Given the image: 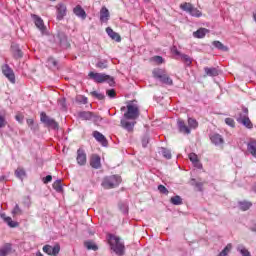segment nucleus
<instances>
[{"mask_svg": "<svg viewBox=\"0 0 256 256\" xmlns=\"http://www.w3.org/2000/svg\"><path fill=\"white\" fill-rule=\"evenodd\" d=\"M204 71H205V74L208 75V77H217L219 75V70L215 67H212V68L205 67Z\"/></svg>", "mask_w": 256, "mask_h": 256, "instance_id": "bb28decb", "label": "nucleus"}, {"mask_svg": "<svg viewBox=\"0 0 256 256\" xmlns=\"http://www.w3.org/2000/svg\"><path fill=\"white\" fill-rule=\"evenodd\" d=\"M58 39L60 41L61 47H64V49H67V47H70L71 44H69V40L67 39V35H65V33L60 32L58 34Z\"/></svg>", "mask_w": 256, "mask_h": 256, "instance_id": "5701e85b", "label": "nucleus"}, {"mask_svg": "<svg viewBox=\"0 0 256 256\" xmlns=\"http://www.w3.org/2000/svg\"><path fill=\"white\" fill-rule=\"evenodd\" d=\"M190 185L192 187H196V189H198V191H200V193H201V192H203V185H205V182H197V179L191 178Z\"/></svg>", "mask_w": 256, "mask_h": 256, "instance_id": "c756f323", "label": "nucleus"}, {"mask_svg": "<svg viewBox=\"0 0 256 256\" xmlns=\"http://www.w3.org/2000/svg\"><path fill=\"white\" fill-rule=\"evenodd\" d=\"M93 137H94V139H96V141H98V143H101V145L103 147H107L109 142L107 141V138H105V136L101 132L94 131Z\"/></svg>", "mask_w": 256, "mask_h": 256, "instance_id": "2eb2a0df", "label": "nucleus"}, {"mask_svg": "<svg viewBox=\"0 0 256 256\" xmlns=\"http://www.w3.org/2000/svg\"><path fill=\"white\" fill-rule=\"evenodd\" d=\"M254 21L256 22V11L253 14Z\"/></svg>", "mask_w": 256, "mask_h": 256, "instance_id": "774afa93", "label": "nucleus"}, {"mask_svg": "<svg viewBox=\"0 0 256 256\" xmlns=\"http://www.w3.org/2000/svg\"><path fill=\"white\" fill-rule=\"evenodd\" d=\"M250 230L256 233V224L253 227H251Z\"/></svg>", "mask_w": 256, "mask_h": 256, "instance_id": "69168bd1", "label": "nucleus"}, {"mask_svg": "<svg viewBox=\"0 0 256 256\" xmlns=\"http://www.w3.org/2000/svg\"><path fill=\"white\" fill-rule=\"evenodd\" d=\"M109 17H111L109 13V9L103 6L100 10V21L101 23H107L109 21Z\"/></svg>", "mask_w": 256, "mask_h": 256, "instance_id": "6ab92c4d", "label": "nucleus"}, {"mask_svg": "<svg viewBox=\"0 0 256 256\" xmlns=\"http://www.w3.org/2000/svg\"><path fill=\"white\" fill-rule=\"evenodd\" d=\"M26 123H27L28 127H32V126L35 124V120H33V119H27V120H26Z\"/></svg>", "mask_w": 256, "mask_h": 256, "instance_id": "680f3d73", "label": "nucleus"}, {"mask_svg": "<svg viewBox=\"0 0 256 256\" xmlns=\"http://www.w3.org/2000/svg\"><path fill=\"white\" fill-rule=\"evenodd\" d=\"M236 249L242 256H251V252H249V250H247L243 244L238 245Z\"/></svg>", "mask_w": 256, "mask_h": 256, "instance_id": "c9c22d12", "label": "nucleus"}, {"mask_svg": "<svg viewBox=\"0 0 256 256\" xmlns=\"http://www.w3.org/2000/svg\"><path fill=\"white\" fill-rule=\"evenodd\" d=\"M47 63L51 67H57V65H59V62H57V60H55L53 57L48 58Z\"/></svg>", "mask_w": 256, "mask_h": 256, "instance_id": "603ef678", "label": "nucleus"}, {"mask_svg": "<svg viewBox=\"0 0 256 256\" xmlns=\"http://www.w3.org/2000/svg\"><path fill=\"white\" fill-rule=\"evenodd\" d=\"M106 95L110 99H115V97H117V92L115 91V89H108V90H106Z\"/></svg>", "mask_w": 256, "mask_h": 256, "instance_id": "de8ad7c7", "label": "nucleus"}, {"mask_svg": "<svg viewBox=\"0 0 256 256\" xmlns=\"http://www.w3.org/2000/svg\"><path fill=\"white\" fill-rule=\"evenodd\" d=\"M192 164H193L194 167H196V169H203V164L199 160H196Z\"/></svg>", "mask_w": 256, "mask_h": 256, "instance_id": "13d9d810", "label": "nucleus"}, {"mask_svg": "<svg viewBox=\"0 0 256 256\" xmlns=\"http://www.w3.org/2000/svg\"><path fill=\"white\" fill-rule=\"evenodd\" d=\"M90 167H92V169H101V156L92 154L90 157Z\"/></svg>", "mask_w": 256, "mask_h": 256, "instance_id": "4468645a", "label": "nucleus"}, {"mask_svg": "<svg viewBox=\"0 0 256 256\" xmlns=\"http://www.w3.org/2000/svg\"><path fill=\"white\" fill-rule=\"evenodd\" d=\"M247 151L256 159V140L255 139H250L247 142Z\"/></svg>", "mask_w": 256, "mask_h": 256, "instance_id": "f3484780", "label": "nucleus"}, {"mask_svg": "<svg viewBox=\"0 0 256 256\" xmlns=\"http://www.w3.org/2000/svg\"><path fill=\"white\" fill-rule=\"evenodd\" d=\"M170 203H172V205H183V198H181L179 195H176L170 199Z\"/></svg>", "mask_w": 256, "mask_h": 256, "instance_id": "ea45409f", "label": "nucleus"}, {"mask_svg": "<svg viewBox=\"0 0 256 256\" xmlns=\"http://www.w3.org/2000/svg\"><path fill=\"white\" fill-rule=\"evenodd\" d=\"M15 119H16V121H18V123H23L24 117H23V115H21V114H17V115L15 116Z\"/></svg>", "mask_w": 256, "mask_h": 256, "instance_id": "052dcab7", "label": "nucleus"}, {"mask_svg": "<svg viewBox=\"0 0 256 256\" xmlns=\"http://www.w3.org/2000/svg\"><path fill=\"white\" fill-rule=\"evenodd\" d=\"M247 118H249V108L243 106L242 111L239 112L238 117L236 118V121L239 122Z\"/></svg>", "mask_w": 256, "mask_h": 256, "instance_id": "a878e982", "label": "nucleus"}, {"mask_svg": "<svg viewBox=\"0 0 256 256\" xmlns=\"http://www.w3.org/2000/svg\"><path fill=\"white\" fill-rule=\"evenodd\" d=\"M52 187L56 190V193H63V184L61 183V180H56Z\"/></svg>", "mask_w": 256, "mask_h": 256, "instance_id": "58836bf2", "label": "nucleus"}, {"mask_svg": "<svg viewBox=\"0 0 256 256\" xmlns=\"http://www.w3.org/2000/svg\"><path fill=\"white\" fill-rule=\"evenodd\" d=\"M56 9V19L57 21H63L67 16V5L65 3L60 2L55 6Z\"/></svg>", "mask_w": 256, "mask_h": 256, "instance_id": "6e6552de", "label": "nucleus"}, {"mask_svg": "<svg viewBox=\"0 0 256 256\" xmlns=\"http://www.w3.org/2000/svg\"><path fill=\"white\" fill-rule=\"evenodd\" d=\"M161 155L164 157V159H171L172 157L171 150L164 147L161 148Z\"/></svg>", "mask_w": 256, "mask_h": 256, "instance_id": "37998d69", "label": "nucleus"}, {"mask_svg": "<svg viewBox=\"0 0 256 256\" xmlns=\"http://www.w3.org/2000/svg\"><path fill=\"white\" fill-rule=\"evenodd\" d=\"M0 217L1 219H3L4 223H7L8 227H11V228L19 227V222L13 221L11 217L5 216V214H1Z\"/></svg>", "mask_w": 256, "mask_h": 256, "instance_id": "4be33fe9", "label": "nucleus"}, {"mask_svg": "<svg viewBox=\"0 0 256 256\" xmlns=\"http://www.w3.org/2000/svg\"><path fill=\"white\" fill-rule=\"evenodd\" d=\"M11 251H13V244L6 243L0 248V256L10 255Z\"/></svg>", "mask_w": 256, "mask_h": 256, "instance_id": "412c9836", "label": "nucleus"}, {"mask_svg": "<svg viewBox=\"0 0 256 256\" xmlns=\"http://www.w3.org/2000/svg\"><path fill=\"white\" fill-rule=\"evenodd\" d=\"M2 73L6 76L8 81H10V83H15V72H13V69L11 66H9V64H4L2 66Z\"/></svg>", "mask_w": 256, "mask_h": 256, "instance_id": "9d476101", "label": "nucleus"}, {"mask_svg": "<svg viewBox=\"0 0 256 256\" xmlns=\"http://www.w3.org/2000/svg\"><path fill=\"white\" fill-rule=\"evenodd\" d=\"M165 70L164 69H161V68H157V69H154L152 71V74H153V77L154 79H158L160 80V78L165 74Z\"/></svg>", "mask_w": 256, "mask_h": 256, "instance_id": "4c0bfd02", "label": "nucleus"}, {"mask_svg": "<svg viewBox=\"0 0 256 256\" xmlns=\"http://www.w3.org/2000/svg\"><path fill=\"white\" fill-rule=\"evenodd\" d=\"M40 121L45 125V127H48V129H53V131H59V123L55 121V119L49 117L47 113L41 112Z\"/></svg>", "mask_w": 256, "mask_h": 256, "instance_id": "423d86ee", "label": "nucleus"}, {"mask_svg": "<svg viewBox=\"0 0 256 256\" xmlns=\"http://www.w3.org/2000/svg\"><path fill=\"white\" fill-rule=\"evenodd\" d=\"M180 59L185 63L186 67H191V65L193 64V58L189 57V55L187 54H182L180 56Z\"/></svg>", "mask_w": 256, "mask_h": 256, "instance_id": "f704fd0d", "label": "nucleus"}, {"mask_svg": "<svg viewBox=\"0 0 256 256\" xmlns=\"http://www.w3.org/2000/svg\"><path fill=\"white\" fill-rule=\"evenodd\" d=\"M88 77L94 81V83H108L110 87H115V78H113L111 75L99 72H89Z\"/></svg>", "mask_w": 256, "mask_h": 256, "instance_id": "f03ea898", "label": "nucleus"}, {"mask_svg": "<svg viewBox=\"0 0 256 256\" xmlns=\"http://www.w3.org/2000/svg\"><path fill=\"white\" fill-rule=\"evenodd\" d=\"M108 245L110 249L116 253L118 256L125 255V243L121 242V237L115 236V234H107Z\"/></svg>", "mask_w": 256, "mask_h": 256, "instance_id": "f257e3e1", "label": "nucleus"}, {"mask_svg": "<svg viewBox=\"0 0 256 256\" xmlns=\"http://www.w3.org/2000/svg\"><path fill=\"white\" fill-rule=\"evenodd\" d=\"M158 81H160V83H163V85H173V79H171V77L167 75V72H165V74Z\"/></svg>", "mask_w": 256, "mask_h": 256, "instance_id": "7c9ffc66", "label": "nucleus"}, {"mask_svg": "<svg viewBox=\"0 0 256 256\" xmlns=\"http://www.w3.org/2000/svg\"><path fill=\"white\" fill-rule=\"evenodd\" d=\"M96 67H97V69H107V67H109L108 61L107 60H99L96 63Z\"/></svg>", "mask_w": 256, "mask_h": 256, "instance_id": "c03bdc74", "label": "nucleus"}, {"mask_svg": "<svg viewBox=\"0 0 256 256\" xmlns=\"http://www.w3.org/2000/svg\"><path fill=\"white\" fill-rule=\"evenodd\" d=\"M158 191L162 193V195H169V190L164 185H158Z\"/></svg>", "mask_w": 256, "mask_h": 256, "instance_id": "8fccbe9b", "label": "nucleus"}, {"mask_svg": "<svg viewBox=\"0 0 256 256\" xmlns=\"http://www.w3.org/2000/svg\"><path fill=\"white\" fill-rule=\"evenodd\" d=\"M207 33H209V29L199 28L197 31L193 32V37H195V39H203Z\"/></svg>", "mask_w": 256, "mask_h": 256, "instance_id": "b1692460", "label": "nucleus"}, {"mask_svg": "<svg viewBox=\"0 0 256 256\" xmlns=\"http://www.w3.org/2000/svg\"><path fill=\"white\" fill-rule=\"evenodd\" d=\"M76 102L80 103L81 105H87L88 99H87V97H85L83 95H79L76 97Z\"/></svg>", "mask_w": 256, "mask_h": 256, "instance_id": "49530a36", "label": "nucleus"}, {"mask_svg": "<svg viewBox=\"0 0 256 256\" xmlns=\"http://www.w3.org/2000/svg\"><path fill=\"white\" fill-rule=\"evenodd\" d=\"M178 129L180 133H184V135L191 134V129H197L199 127V122L195 118H188V126L185 124L184 120L178 119L177 121Z\"/></svg>", "mask_w": 256, "mask_h": 256, "instance_id": "7ed1b4c3", "label": "nucleus"}, {"mask_svg": "<svg viewBox=\"0 0 256 256\" xmlns=\"http://www.w3.org/2000/svg\"><path fill=\"white\" fill-rule=\"evenodd\" d=\"M126 111L124 114L125 119H139V116L141 115V112L139 111V106L133 102H128L127 106H122L120 111Z\"/></svg>", "mask_w": 256, "mask_h": 256, "instance_id": "20e7f679", "label": "nucleus"}, {"mask_svg": "<svg viewBox=\"0 0 256 256\" xmlns=\"http://www.w3.org/2000/svg\"><path fill=\"white\" fill-rule=\"evenodd\" d=\"M152 61H154V63H157L158 65H161L162 63H164V59L161 56H154L152 57Z\"/></svg>", "mask_w": 256, "mask_h": 256, "instance_id": "864d4df0", "label": "nucleus"}, {"mask_svg": "<svg viewBox=\"0 0 256 256\" xmlns=\"http://www.w3.org/2000/svg\"><path fill=\"white\" fill-rule=\"evenodd\" d=\"M120 123H121V126L123 127V129H126V131H128V133H131L135 127L136 122H129L127 120H121Z\"/></svg>", "mask_w": 256, "mask_h": 256, "instance_id": "393cba45", "label": "nucleus"}, {"mask_svg": "<svg viewBox=\"0 0 256 256\" xmlns=\"http://www.w3.org/2000/svg\"><path fill=\"white\" fill-rule=\"evenodd\" d=\"M147 145H149V140L148 139H142V147H147Z\"/></svg>", "mask_w": 256, "mask_h": 256, "instance_id": "0e129e2a", "label": "nucleus"}, {"mask_svg": "<svg viewBox=\"0 0 256 256\" xmlns=\"http://www.w3.org/2000/svg\"><path fill=\"white\" fill-rule=\"evenodd\" d=\"M78 115L80 119H84L85 121H91V119L93 118V113L87 111L79 112Z\"/></svg>", "mask_w": 256, "mask_h": 256, "instance_id": "e433bc0d", "label": "nucleus"}, {"mask_svg": "<svg viewBox=\"0 0 256 256\" xmlns=\"http://www.w3.org/2000/svg\"><path fill=\"white\" fill-rule=\"evenodd\" d=\"M23 211L19 207V204H16L14 209L12 210V215L15 217V215H21Z\"/></svg>", "mask_w": 256, "mask_h": 256, "instance_id": "3c124183", "label": "nucleus"}, {"mask_svg": "<svg viewBox=\"0 0 256 256\" xmlns=\"http://www.w3.org/2000/svg\"><path fill=\"white\" fill-rule=\"evenodd\" d=\"M53 181V176L47 175L46 177L43 178V183L47 185V183H51Z\"/></svg>", "mask_w": 256, "mask_h": 256, "instance_id": "bf43d9fd", "label": "nucleus"}, {"mask_svg": "<svg viewBox=\"0 0 256 256\" xmlns=\"http://www.w3.org/2000/svg\"><path fill=\"white\" fill-rule=\"evenodd\" d=\"M61 106H62V107H65V99H62V100H61Z\"/></svg>", "mask_w": 256, "mask_h": 256, "instance_id": "338daca9", "label": "nucleus"}, {"mask_svg": "<svg viewBox=\"0 0 256 256\" xmlns=\"http://www.w3.org/2000/svg\"><path fill=\"white\" fill-rule=\"evenodd\" d=\"M231 249H233V245L227 244L226 247L219 253L220 256L229 255V253L231 252Z\"/></svg>", "mask_w": 256, "mask_h": 256, "instance_id": "a18cd8bd", "label": "nucleus"}, {"mask_svg": "<svg viewBox=\"0 0 256 256\" xmlns=\"http://www.w3.org/2000/svg\"><path fill=\"white\" fill-rule=\"evenodd\" d=\"M238 123L246 127V129H253V122H251V119H249V117L239 120Z\"/></svg>", "mask_w": 256, "mask_h": 256, "instance_id": "473e14b6", "label": "nucleus"}, {"mask_svg": "<svg viewBox=\"0 0 256 256\" xmlns=\"http://www.w3.org/2000/svg\"><path fill=\"white\" fill-rule=\"evenodd\" d=\"M84 247H86V249H88V251H98L99 250V246H97V244H95L93 241L84 242Z\"/></svg>", "mask_w": 256, "mask_h": 256, "instance_id": "2f4dec72", "label": "nucleus"}, {"mask_svg": "<svg viewBox=\"0 0 256 256\" xmlns=\"http://www.w3.org/2000/svg\"><path fill=\"white\" fill-rule=\"evenodd\" d=\"M73 13L74 15H76V17H79L80 19H87V12H85V9H83V7H81V5H77L74 9H73Z\"/></svg>", "mask_w": 256, "mask_h": 256, "instance_id": "a211bd4d", "label": "nucleus"}, {"mask_svg": "<svg viewBox=\"0 0 256 256\" xmlns=\"http://www.w3.org/2000/svg\"><path fill=\"white\" fill-rule=\"evenodd\" d=\"M76 161L80 165V167L87 165V153L83 148H79L77 150Z\"/></svg>", "mask_w": 256, "mask_h": 256, "instance_id": "f8f14e48", "label": "nucleus"}, {"mask_svg": "<svg viewBox=\"0 0 256 256\" xmlns=\"http://www.w3.org/2000/svg\"><path fill=\"white\" fill-rule=\"evenodd\" d=\"M106 33L108 37L112 38L113 41H116L117 43H121V35L119 33L113 31L111 27L106 28Z\"/></svg>", "mask_w": 256, "mask_h": 256, "instance_id": "aec40b11", "label": "nucleus"}, {"mask_svg": "<svg viewBox=\"0 0 256 256\" xmlns=\"http://www.w3.org/2000/svg\"><path fill=\"white\" fill-rule=\"evenodd\" d=\"M238 207L241 211H249V209L253 207V203H251L250 201H240L238 202Z\"/></svg>", "mask_w": 256, "mask_h": 256, "instance_id": "cd10ccee", "label": "nucleus"}, {"mask_svg": "<svg viewBox=\"0 0 256 256\" xmlns=\"http://www.w3.org/2000/svg\"><path fill=\"white\" fill-rule=\"evenodd\" d=\"M91 97H94V99H98V101H103L105 99V94L99 93L97 91L90 92Z\"/></svg>", "mask_w": 256, "mask_h": 256, "instance_id": "79ce46f5", "label": "nucleus"}, {"mask_svg": "<svg viewBox=\"0 0 256 256\" xmlns=\"http://www.w3.org/2000/svg\"><path fill=\"white\" fill-rule=\"evenodd\" d=\"M119 210L124 214L127 215L129 213V206L125 202H120L118 204Z\"/></svg>", "mask_w": 256, "mask_h": 256, "instance_id": "a19ab883", "label": "nucleus"}, {"mask_svg": "<svg viewBox=\"0 0 256 256\" xmlns=\"http://www.w3.org/2000/svg\"><path fill=\"white\" fill-rule=\"evenodd\" d=\"M210 141L213 143V145H223L225 143V140L223 139V136H221L218 133L210 134Z\"/></svg>", "mask_w": 256, "mask_h": 256, "instance_id": "dca6fc26", "label": "nucleus"}, {"mask_svg": "<svg viewBox=\"0 0 256 256\" xmlns=\"http://www.w3.org/2000/svg\"><path fill=\"white\" fill-rule=\"evenodd\" d=\"M10 51L14 59H23V50L19 47V44L12 43L10 46Z\"/></svg>", "mask_w": 256, "mask_h": 256, "instance_id": "ddd939ff", "label": "nucleus"}, {"mask_svg": "<svg viewBox=\"0 0 256 256\" xmlns=\"http://www.w3.org/2000/svg\"><path fill=\"white\" fill-rule=\"evenodd\" d=\"M7 125V120H5V116H0V129H3Z\"/></svg>", "mask_w": 256, "mask_h": 256, "instance_id": "4d7b16f0", "label": "nucleus"}, {"mask_svg": "<svg viewBox=\"0 0 256 256\" xmlns=\"http://www.w3.org/2000/svg\"><path fill=\"white\" fill-rule=\"evenodd\" d=\"M225 123L229 125V127H235V120H233V118H226Z\"/></svg>", "mask_w": 256, "mask_h": 256, "instance_id": "6e6d98bb", "label": "nucleus"}, {"mask_svg": "<svg viewBox=\"0 0 256 256\" xmlns=\"http://www.w3.org/2000/svg\"><path fill=\"white\" fill-rule=\"evenodd\" d=\"M121 176L119 175H111L103 178L101 186L104 189H115V187H119L121 185Z\"/></svg>", "mask_w": 256, "mask_h": 256, "instance_id": "39448f33", "label": "nucleus"}, {"mask_svg": "<svg viewBox=\"0 0 256 256\" xmlns=\"http://www.w3.org/2000/svg\"><path fill=\"white\" fill-rule=\"evenodd\" d=\"M14 175L15 177H17V179H20V181H23V179L27 177V172H25V169L19 167L15 170Z\"/></svg>", "mask_w": 256, "mask_h": 256, "instance_id": "c85d7f7f", "label": "nucleus"}, {"mask_svg": "<svg viewBox=\"0 0 256 256\" xmlns=\"http://www.w3.org/2000/svg\"><path fill=\"white\" fill-rule=\"evenodd\" d=\"M42 251L46 253V255H59V251H61V246L56 244L54 247L46 244L43 246Z\"/></svg>", "mask_w": 256, "mask_h": 256, "instance_id": "9b49d317", "label": "nucleus"}, {"mask_svg": "<svg viewBox=\"0 0 256 256\" xmlns=\"http://www.w3.org/2000/svg\"><path fill=\"white\" fill-rule=\"evenodd\" d=\"M212 45L218 49L219 51H224V52H227L229 51V48L227 46H224L223 43H221V41H213L212 42Z\"/></svg>", "mask_w": 256, "mask_h": 256, "instance_id": "72a5a7b5", "label": "nucleus"}, {"mask_svg": "<svg viewBox=\"0 0 256 256\" xmlns=\"http://www.w3.org/2000/svg\"><path fill=\"white\" fill-rule=\"evenodd\" d=\"M32 19L34 21L35 26L37 27V29H39L42 35H47V26H45L43 18L38 16L37 14H33Z\"/></svg>", "mask_w": 256, "mask_h": 256, "instance_id": "1a4fd4ad", "label": "nucleus"}, {"mask_svg": "<svg viewBox=\"0 0 256 256\" xmlns=\"http://www.w3.org/2000/svg\"><path fill=\"white\" fill-rule=\"evenodd\" d=\"M180 9H182V11H185L186 13H189V15H191L192 17H201L203 15V13H201L199 9L195 8L193 4L188 2L181 4Z\"/></svg>", "mask_w": 256, "mask_h": 256, "instance_id": "0eeeda50", "label": "nucleus"}, {"mask_svg": "<svg viewBox=\"0 0 256 256\" xmlns=\"http://www.w3.org/2000/svg\"><path fill=\"white\" fill-rule=\"evenodd\" d=\"M172 55H176V57H181L183 55V53H181L178 49L177 46H172L170 49Z\"/></svg>", "mask_w": 256, "mask_h": 256, "instance_id": "09e8293b", "label": "nucleus"}, {"mask_svg": "<svg viewBox=\"0 0 256 256\" xmlns=\"http://www.w3.org/2000/svg\"><path fill=\"white\" fill-rule=\"evenodd\" d=\"M188 157H189L191 163H195V161H198V160H199V157H198L197 154H195V153H190V154L188 155Z\"/></svg>", "mask_w": 256, "mask_h": 256, "instance_id": "5fc2aeb1", "label": "nucleus"}, {"mask_svg": "<svg viewBox=\"0 0 256 256\" xmlns=\"http://www.w3.org/2000/svg\"><path fill=\"white\" fill-rule=\"evenodd\" d=\"M31 131H39V125L38 124H33L30 126Z\"/></svg>", "mask_w": 256, "mask_h": 256, "instance_id": "e2e57ef3", "label": "nucleus"}]
</instances>
